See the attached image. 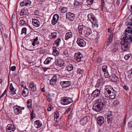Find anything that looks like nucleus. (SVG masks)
<instances>
[{
    "instance_id": "nucleus-1",
    "label": "nucleus",
    "mask_w": 132,
    "mask_h": 132,
    "mask_svg": "<svg viewBox=\"0 0 132 132\" xmlns=\"http://www.w3.org/2000/svg\"><path fill=\"white\" fill-rule=\"evenodd\" d=\"M125 32L123 40H122L121 42V49L123 51H127L129 50L132 42V29L130 28H127Z\"/></svg>"
},
{
    "instance_id": "nucleus-2",
    "label": "nucleus",
    "mask_w": 132,
    "mask_h": 132,
    "mask_svg": "<svg viewBox=\"0 0 132 132\" xmlns=\"http://www.w3.org/2000/svg\"><path fill=\"white\" fill-rule=\"evenodd\" d=\"M106 101L102 96L95 101V103L93 106V109L95 111L99 112L103 110L104 105L105 104Z\"/></svg>"
},
{
    "instance_id": "nucleus-3",
    "label": "nucleus",
    "mask_w": 132,
    "mask_h": 132,
    "mask_svg": "<svg viewBox=\"0 0 132 132\" xmlns=\"http://www.w3.org/2000/svg\"><path fill=\"white\" fill-rule=\"evenodd\" d=\"M72 101V100L69 97H65L62 98V100L61 101V103L62 104L65 105L70 103Z\"/></svg>"
},
{
    "instance_id": "nucleus-4",
    "label": "nucleus",
    "mask_w": 132,
    "mask_h": 132,
    "mask_svg": "<svg viewBox=\"0 0 132 132\" xmlns=\"http://www.w3.org/2000/svg\"><path fill=\"white\" fill-rule=\"evenodd\" d=\"M16 129V127L13 124H9L6 128V132H14Z\"/></svg>"
},
{
    "instance_id": "nucleus-5",
    "label": "nucleus",
    "mask_w": 132,
    "mask_h": 132,
    "mask_svg": "<svg viewBox=\"0 0 132 132\" xmlns=\"http://www.w3.org/2000/svg\"><path fill=\"white\" fill-rule=\"evenodd\" d=\"M19 24L20 26H27L28 24V21L26 17H21L19 19Z\"/></svg>"
},
{
    "instance_id": "nucleus-6",
    "label": "nucleus",
    "mask_w": 132,
    "mask_h": 132,
    "mask_svg": "<svg viewBox=\"0 0 132 132\" xmlns=\"http://www.w3.org/2000/svg\"><path fill=\"white\" fill-rule=\"evenodd\" d=\"M90 120V117L86 116L84 117L80 121V123L82 125H85L86 123Z\"/></svg>"
},
{
    "instance_id": "nucleus-7",
    "label": "nucleus",
    "mask_w": 132,
    "mask_h": 132,
    "mask_svg": "<svg viewBox=\"0 0 132 132\" xmlns=\"http://www.w3.org/2000/svg\"><path fill=\"white\" fill-rule=\"evenodd\" d=\"M87 27L84 26L83 25H79L78 27L79 30V33L80 34L82 35L85 33Z\"/></svg>"
},
{
    "instance_id": "nucleus-8",
    "label": "nucleus",
    "mask_w": 132,
    "mask_h": 132,
    "mask_svg": "<svg viewBox=\"0 0 132 132\" xmlns=\"http://www.w3.org/2000/svg\"><path fill=\"white\" fill-rule=\"evenodd\" d=\"M55 63L56 65L59 67H62L65 65L63 60L60 58H57L55 61Z\"/></svg>"
},
{
    "instance_id": "nucleus-9",
    "label": "nucleus",
    "mask_w": 132,
    "mask_h": 132,
    "mask_svg": "<svg viewBox=\"0 0 132 132\" xmlns=\"http://www.w3.org/2000/svg\"><path fill=\"white\" fill-rule=\"evenodd\" d=\"M82 57V55L79 52L75 53L74 55L75 59L78 62L81 61Z\"/></svg>"
},
{
    "instance_id": "nucleus-10",
    "label": "nucleus",
    "mask_w": 132,
    "mask_h": 132,
    "mask_svg": "<svg viewBox=\"0 0 132 132\" xmlns=\"http://www.w3.org/2000/svg\"><path fill=\"white\" fill-rule=\"evenodd\" d=\"M77 43L80 47H84L86 45V43L82 39L78 38L77 39Z\"/></svg>"
},
{
    "instance_id": "nucleus-11",
    "label": "nucleus",
    "mask_w": 132,
    "mask_h": 132,
    "mask_svg": "<svg viewBox=\"0 0 132 132\" xmlns=\"http://www.w3.org/2000/svg\"><path fill=\"white\" fill-rule=\"evenodd\" d=\"M88 20L90 21L92 23H96L97 21L95 16L92 14H89L88 15Z\"/></svg>"
},
{
    "instance_id": "nucleus-12",
    "label": "nucleus",
    "mask_w": 132,
    "mask_h": 132,
    "mask_svg": "<svg viewBox=\"0 0 132 132\" xmlns=\"http://www.w3.org/2000/svg\"><path fill=\"white\" fill-rule=\"evenodd\" d=\"M13 108L14 113L15 115H17L22 113V112L20 108V106L16 105L14 106Z\"/></svg>"
},
{
    "instance_id": "nucleus-13",
    "label": "nucleus",
    "mask_w": 132,
    "mask_h": 132,
    "mask_svg": "<svg viewBox=\"0 0 132 132\" xmlns=\"http://www.w3.org/2000/svg\"><path fill=\"white\" fill-rule=\"evenodd\" d=\"M97 122L100 126L102 125L104 123V119L102 116H99L97 118Z\"/></svg>"
},
{
    "instance_id": "nucleus-14",
    "label": "nucleus",
    "mask_w": 132,
    "mask_h": 132,
    "mask_svg": "<svg viewBox=\"0 0 132 132\" xmlns=\"http://www.w3.org/2000/svg\"><path fill=\"white\" fill-rule=\"evenodd\" d=\"M71 84V82L69 81H62L60 82V84L62 86L64 87H67L69 86Z\"/></svg>"
},
{
    "instance_id": "nucleus-15",
    "label": "nucleus",
    "mask_w": 132,
    "mask_h": 132,
    "mask_svg": "<svg viewBox=\"0 0 132 132\" xmlns=\"http://www.w3.org/2000/svg\"><path fill=\"white\" fill-rule=\"evenodd\" d=\"M59 19V16L57 14H54L53 16L51 23L53 25H55L58 21Z\"/></svg>"
},
{
    "instance_id": "nucleus-16",
    "label": "nucleus",
    "mask_w": 132,
    "mask_h": 132,
    "mask_svg": "<svg viewBox=\"0 0 132 132\" xmlns=\"http://www.w3.org/2000/svg\"><path fill=\"white\" fill-rule=\"evenodd\" d=\"M67 19L71 21H73L75 18V14L71 13H67L66 14Z\"/></svg>"
},
{
    "instance_id": "nucleus-17",
    "label": "nucleus",
    "mask_w": 132,
    "mask_h": 132,
    "mask_svg": "<svg viewBox=\"0 0 132 132\" xmlns=\"http://www.w3.org/2000/svg\"><path fill=\"white\" fill-rule=\"evenodd\" d=\"M100 89H96L94 91L92 94V96L96 97L99 96L100 95Z\"/></svg>"
},
{
    "instance_id": "nucleus-18",
    "label": "nucleus",
    "mask_w": 132,
    "mask_h": 132,
    "mask_svg": "<svg viewBox=\"0 0 132 132\" xmlns=\"http://www.w3.org/2000/svg\"><path fill=\"white\" fill-rule=\"evenodd\" d=\"M10 93L13 95L15 94H16V89L13 86V84L11 83L10 84Z\"/></svg>"
},
{
    "instance_id": "nucleus-19",
    "label": "nucleus",
    "mask_w": 132,
    "mask_h": 132,
    "mask_svg": "<svg viewBox=\"0 0 132 132\" xmlns=\"http://www.w3.org/2000/svg\"><path fill=\"white\" fill-rule=\"evenodd\" d=\"M31 3V1L29 0H27L22 2L20 3V5L21 6H24L30 5Z\"/></svg>"
},
{
    "instance_id": "nucleus-20",
    "label": "nucleus",
    "mask_w": 132,
    "mask_h": 132,
    "mask_svg": "<svg viewBox=\"0 0 132 132\" xmlns=\"http://www.w3.org/2000/svg\"><path fill=\"white\" fill-rule=\"evenodd\" d=\"M32 23L36 27H38L40 26V22L37 19H32Z\"/></svg>"
},
{
    "instance_id": "nucleus-21",
    "label": "nucleus",
    "mask_w": 132,
    "mask_h": 132,
    "mask_svg": "<svg viewBox=\"0 0 132 132\" xmlns=\"http://www.w3.org/2000/svg\"><path fill=\"white\" fill-rule=\"evenodd\" d=\"M29 93V90L25 87L23 90L22 94L23 96L26 97L28 95Z\"/></svg>"
},
{
    "instance_id": "nucleus-22",
    "label": "nucleus",
    "mask_w": 132,
    "mask_h": 132,
    "mask_svg": "<svg viewBox=\"0 0 132 132\" xmlns=\"http://www.w3.org/2000/svg\"><path fill=\"white\" fill-rule=\"evenodd\" d=\"M73 34L71 32H67L65 34V39L66 40L72 37Z\"/></svg>"
},
{
    "instance_id": "nucleus-23",
    "label": "nucleus",
    "mask_w": 132,
    "mask_h": 132,
    "mask_svg": "<svg viewBox=\"0 0 132 132\" xmlns=\"http://www.w3.org/2000/svg\"><path fill=\"white\" fill-rule=\"evenodd\" d=\"M31 90L34 92H35L36 89V85L33 82H31L29 85Z\"/></svg>"
},
{
    "instance_id": "nucleus-24",
    "label": "nucleus",
    "mask_w": 132,
    "mask_h": 132,
    "mask_svg": "<svg viewBox=\"0 0 132 132\" xmlns=\"http://www.w3.org/2000/svg\"><path fill=\"white\" fill-rule=\"evenodd\" d=\"M105 87V89L107 91L108 94H111L112 91L114 90L111 86L109 85L106 86Z\"/></svg>"
},
{
    "instance_id": "nucleus-25",
    "label": "nucleus",
    "mask_w": 132,
    "mask_h": 132,
    "mask_svg": "<svg viewBox=\"0 0 132 132\" xmlns=\"http://www.w3.org/2000/svg\"><path fill=\"white\" fill-rule=\"evenodd\" d=\"M112 93L110 94V99H113L115 98L116 96V92L114 90L112 91Z\"/></svg>"
},
{
    "instance_id": "nucleus-26",
    "label": "nucleus",
    "mask_w": 132,
    "mask_h": 132,
    "mask_svg": "<svg viewBox=\"0 0 132 132\" xmlns=\"http://www.w3.org/2000/svg\"><path fill=\"white\" fill-rule=\"evenodd\" d=\"M27 108L30 110L31 109L32 104V100L31 99H29L27 101Z\"/></svg>"
},
{
    "instance_id": "nucleus-27",
    "label": "nucleus",
    "mask_w": 132,
    "mask_h": 132,
    "mask_svg": "<svg viewBox=\"0 0 132 132\" xmlns=\"http://www.w3.org/2000/svg\"><path fill=\"white\" fill-rule=\"evenodd\" d=\"M34 125L36 128H38L42 126V124L40 121L37 120L35 122Z\"/></svg>"
},
{
    "instance_id": "nucleus-28",
    "label": "nucleus",
    "mask_w": 132,
    "mask_h": 132,
    "mask_svg": "<svg viewBox=\"0 0 132 132\" xmlns=\"http://www.w3.org/2000/svg\"><path fill=\"white\" fill-rule=\"evenodd\" d=\"M113 34L111 33L107 40V45L108 46H109L110 44L111 43L113 39Z\"/></svg>"
},
{
    "instance_id": "nucleus-29",
    "label": "nucleus",
    "mask_w": 132,
    "mask_h": 132,
    "mask_svg": "<svg viewBox=\"0 0 132 132\" xmlns=\"http://www.w3.org/2000/svg\"><path fill=\"white\" fill-rule=\"evenodd\" d=\"M61 42V39L60 38H58L55 40L53 43V44L55 46L57 47L59 45L60 43Z\"/></svg>"
},
{
    "instance_id": "nucleus-30",
    "label": "nucleus",
    "mask_w": 132,
    "mask_h": 132,
    "mask_svg": "<svg viewBox=\"0 0 132 132\" xmlns=\"http://www.w3.org/2000/svg\"><path fill=\"white\" fill-rule=\"evenodd\" d=\"M53 50L52 52L53 54L55 56H56L58 55L59 54V52L57 50L56 48L55 47H53Z\"/></svg>"
},
{
    "instance_id": "nucleus-31",
    "label": "nucleus",
    "mask_w": 132,
    "mask_h": 132,
    "mask_svg": "<svg viewBox=\"0 0 132 132\" xmlns=\"http://www.w3.org/2000/svg\"><path fill=\"white\" fill-rule=\"evenodd\" d=\"M111 80L113 82H116L118 80V78L115 75H113L112 76Z\"/></svg>"
},
{
    "instance_id": "nucleus-32",
    "label": "nucleus",
    "mask_w": 132,
    "mask_h": 132,
    "mask_svg": "<svg viewBox=\"0 0 132 132\" xmlns=\"http://www.w3.org/2000/svg\"><path fill=\"white\" fill-rule=\"evenodd\" d=\"M86 32L85 35L86 36H87L90 35L91 32L90 29L89 28L87 27V29H86Z\"/></svg>"
},
{
    "instance_id": "nucleus-33",
    "label": "nucleus",
    "mask_w": 132,
    "mask_h": 132,
    "mask_svg": "<svg viewBox=\"0 0 132 132\" xmlns=\"http://www.w3.org/2000/svg\"><path fill=\"white\" fill-rule=\"evenodd\" d=\"M107 121L111 123L113 120V116H108L107 117Z\"/></svg>"
},
{
    "instance_id": "nucleus-34",
    "label": "nucleus",
    "mask_w": 132,
    "mask_h": 132,
    "mask_svg": "<svg viewBox=\"0 0 132 132\" xmlns=\"http://www.w3.org/2000/svg\"><path fill=\"white\" fill-rule=\"evenodd\" d=\"M54 120L56 121H57V119L59 116V114L58 112H56L54 114Z\"/></svg>"
},
{
    "instance_id": "nucleus-35",
    "label": "nucleus",
    "mask_w": 132,
    "mask_h": 132,
    "mask_svg": "<svg viewBox=\"0 0 132 132\" xmlns=\"http://www.w3.org/2000/svg\"><path fill=\"white\" fill-rule=\"evenodd\" d=\"M73 69V67L72 64H70L67 67V70L69 71L72 70Z\"/></svg>"
},
{
    "instance_id": "nucleus-36",
    "label": "nucleus",
    "mask_w": 132,
    "mask_h": 132,
    "mask_svg": "<svg viewBox=\"0 0 132 132\" xmlns=\"http://www.w3.org/2000/svg\"><path fill=\"white\" fill-rule=\"evenodd\" d=\"M51 36L50 37V39H53L55 38L56 36V32H53L51 33Z\"/></svg>"
},
{
    "instance_id": "nucleus-37",
    "label": "nucleus",
    "mask_w": 132,
    "mask_h": 132,
    "mask_svg": "<svg viewBox=\"0 0 132 132\" xmlns=\"http://www.w3.org/2000/svg\"><path fill=\"white\" fill-rule=\"evenodd\" d=\"M38 40V37H36L34 39V41L32 43V45L33 46H34L36 44H37V41Z\"/></svg>"
},
{
    "instance_id": "nucleus-38",
    "label": "nucleus",
    "mask_w": 132,
    "mask_h": 132,
    "mask_svg": "<svg viewBox=\"0 0 132 132\" xmlns=\"http://www.w3.org/2000/svg\"><path fill=\"white\" fill-rule=\"evenodd\" d=\"M95 87L97 88V89H100V90H101V89L102 88L101 86L100 83L96 84L95 86Z\"/></svg>"
},
{
    "instance_id": "nucleus-39",
    "label": "nucleus",
    "mask_w": 132,
    "mask_h": 132,
    "mask_svg": "<svg viewBox=\"0 0 132 132\" xmlns=\"http://www.w3.org/2000/svg\"><path fill=\"white\" fill-rule=\"evenodd\" d=\"M63 54L64 55V57H65L68 56V52L67 50H65L63 51Z\"/></svg>"
},
{
    "instance_id": "nucleus-40",
    "label": "nucleus",
    "mask_w": 132,
    "mask_h": 132,
    "mask_svg": "<svg viewBox=\"0 0 132 132\" xmlns=\"http://www.w3.org/2000/svg\"><path fill=\"white\" fill-rule=\"evenodd\" d=\"M68 9L67 7H63L62 8L61 10V12L62 13H65L67 11Z\"/></svg>"
},
{
    "instance_id": "nucleus-41",
    "label": "nucleus",
    "mask_w": 132,
    "mask_h": 132,
    "mask_svg": "<svg viewBox=\"0 0 132 132\" xmlns=\"http://www.w3.org/2000/svg\"><path fill=\"white\" fill-rule=\"evenodd\" d=\"M79 2L76 0H75L73 2V5L74 6L76 7L79 5Z\"/></svg>"
},
{
    "instance_id": "nucleus-42",
    "label": "nucleus",
    "mask_w": 132,
    "mask_h": 132,
    "mask_svg": "<svg viewBox=\"0 0 132 132\" xmlns=\"http://www.w3.org/2000/svg\"><path fill=\"white\" fill-rule=\"evenodd\" d=\"M128 21V25H129L130 26H132V19H131L130 21L129 20H127ZM131 28L132 29V27H130V26H128V28Z\"/></svg>"
},
{
    "instance_id": "nucleus-43",
    "label": "nucleus",
    "mask_w": 132,
    "mask_h": 132,
    "mask_svg": "<svg viewBox=\"0 0 132 132\" xmlns=\"http://www.w3.org/2000/svg\"><path fill=\"white\" fill-rule=\"evenodd\" d=\"M27 29L25 27L23 28L22 29V32L21 34H26V33Z\"/></svg>"
},
{
    "instance_id": "nucleus-44",
    "label": "nucleus",
    "mask_w": 132,
    "mask_h": 132,
    "mask_svg": "<svg viewBox=\"0 0 132 132\" xmlns=\"http://www.w3.org/2000/svg\"><path fill=\"white\" fill-rule=\"evenodd\" d=\"M108 66L107 65H104L102 67V70L103 72H105L107 70Z\"/></svg>"
},
{
    "instance_id": "nucleus-45",
    "label": "nucleus",
    "mask_w": 132,
    "mask_h": 132,
    "mask_svg": "<svg viewBox=\"0 0 132 132\" xmlns=\"http://www.w3.org/2000/svg\"><path fill=\"white\" fill-rule=\"evenodd\" d=\"M92 23V27L94 28H97L98 26V25L97 24V22L96 23H94L93 22Z\"/></svg>"
},
{
    "instance_id": "nucleus-46",
    "label": "nucleus",
    "mask_w": 132,
    "mask_h": 132,
    "mask_svg": "<svg viewBox=\"0 0 132 132\" xmlns=\"http://www.w3.org/2000/svg\"><path fill=\"white\" fill-rule=\"evenodd\" d=\"M83 72V70L80 68L78 69L77 71V73L79 74H82Z\"/></svg>"
},
{
    "instance_id": "nucleus-47",
    "label": "nucleus",
    "mask_w": 132,
    "mask_h": 132,
    "mask_svg": "<svg viewBox=\"0 0 132 132\" xmlns=\"http://www.w3.org/2000/svg\"><path fill=\"white\" fill-rule=\"evenodd\" d=\"M131 55L130 54H129L125 55L124 56V58L126 60H128Z\"/></svg>"
},
{
    "instance_id": "nucleus-48",
    "label": "nucleus",
    "mask_w": 132,
    "mask_h": 132,
    "mask_svg": "<svg viewBox=\"0 0 132 132\" xmlns=\"http://www.w3.org/2000/svg\"><path fill=\"white\" fill-rule=\"evenodd\" d=\"M94 0H87V3L89 5L92 4Z\"/></svg>"
},
{
    "instance_id": "nucleus-49",
    "label": "nucleus",
    "mask_w": 132,
    "mask_h": 132,
    "mask_svg": "<svg viewBox=\"0 0 132 132\" xmlns=\"http://www.w3.org/2000/svg\"><path fill=\"white\" fill-rule=\"evenodd\" d=\"M104 0H102L101 1V7L102 8L101 9H103L104 7Z\"/></svg>"
},
{
    "instance_id": "nucleus-50",
    "label": "nucleus",
    "mask_w": 132,
    "mask_h": 132,
    "mask_svg": "<svg viewBox=\"0 0 132 132\" xmlns=\"http://www.w3.org/2000/svg\"><path fill=\"white\" fill-rule=\"evenodd\" d=\"M49 58H47L46 60L44 62V63L45 64H48L50 62V61L49 60Z\"/></svg>"
},
{
    "instance_id": "nucleus-51",
    "label": "nucleus",
    "mask_w": 132,
    "mask_h": 132,
    "mask_svg": "<svg viewBox=\"0 0 132 132\" xmlns=\"http://www.w3.org/2000/svg\"><path fill=\"white\" fill-rule=\"evenodd\" d=\"M104 75L106 78H108L110 77L109 74L108 72L105 73H104Z\"/></svg>"
},
{
    "instance_id": "nucleus-52",
    "label": "nucleus",
    "mask_w": 132,
    "mask_h": 132,
    "mask_svg": "<svg viewBox=\"0 0 132 132\" xmlns=\"http://www.w3.org/2000/svg\"><path fill=\"white\" fill-rule=\"evenodd\" d=\"M119 103V102L117 100L115 101H114L113 104L114 105L116 106L118 105Z\"/></svg>"
},
{
    "instance_id": "nucleus-53",
    "label": "nucleus",
    "mask_w": 132,
    "mask_h": 132,
    "mask_svg": "<svg viewBox=\"0 0 132 132\" xmlns=\"http://www.w3.org/2000/svg\"><path fill=\"white\" fill-rule=\"evenodd\" d=\"M71 108V107L70 106L64 112V113L65 114H66L67 113H68V112L70 111Z\"/></svg>"
},
{
    "instance_id": "nucleus-54",
    "label": "nucleus",
    "mask_w": 132,
    "mask_h": 132,
    "mask_svg": "<svg viewBox=\"0 0 132 132\" xmlns=\"http://www.w3.org/2000/svg\"><path fill=\"white\" fill-rule=\"evenodd\" d=\"M56 81H52V80H50V84L52 85H53L55 84Z\"/></svg>"
},
{
    "instance_id": "nucleus-55",
    "label": "nucleus",
    "mask_w": 132,
    "mask_h": 132,
    "mask_svg": "<svg viewBox=\"0 0 132 132\" xmlns=\"http://www.w3.org/2000/svg\"><path fill=\"white\" fill-rule=\"evenodd\" d=\"M50 80H52V81L54 80L56 81V76H53V77H52V78Z\"/></svg>"
},
{
    "instance_id": "nucleus-56",
    "label": "nucleus",
    "mask_w": 132,
    "mask_h": 132,
    "mask_svg": "<svg viewBox=\"0 0 132 132\" xmlns=\"http://www.w3.org/2000/svg\"><path fill=\"white\" fill-rule=\"evenodd\" d=\"M16 69V67L15 66H13L11 67V69L12 71H14Z\"/></svg>"
},
{
    "instance_id": "nucleus-57",
    "label": "nucleus",
    "mask_w": 132,
    "mask_h": 132,
    "mask_svg": "<svg viewBox=\"0 0 132 132\" xmlns=\"http://www.w3.org/2000/svg\"><path fill=\"white\" fill-rule=\"evenodd\" d=\"M31 118L32 119L34 118L35 117V114L33 113V112H32L31 114Z\"/></svg>"
},
{
    "instance_id": "nucleus-58",
    "label": "nucleus",
    "mask_w": 132,
    "mask_h": 132,
    "mask_svg": "<svg viewBox=\"0 0 132 132\" xmlns=\"http://www.w3.org/2000/svg\"><path fill=\"white\" fill-rule=\"evenodd\" d=\"M108 116H113L112 115V112H109L108 113L107 116L108 117Z\"/></svg>"
},
{
    "instance_id": "nucleus-59",
    "label": "nucleus",
    "mask_w": 132,
    "mask_h": 132,
    "mask_svg": "<svg viewBox=\"0 0 132 132\" xmlns=\"http://www.w3.org/2000/svg\"><path fill=\"white\" fill-rule=\"evenodd\" d=\"M123 88L124 89L126 90H127L128 89V87L126 85H124Z\"/></svg>"
},
{
    "instance_id": "nucleus-60",
    "label": "nucleus",
    "mask_w": 132,
    "mask_h": 132,
    "mask_svg": "<svg viewBox=\"0 0 132 132\" xmlns=\"http://www.w3.org/2000/svg\"><path fill=\"white\" fill-rule=\"evenodd\" d=\"M20 14L21 15H24V12L23 10H21V11Z\"/></svg>"
},
{
    "instance_id": "nucleus-61",
    "label": "nucleus",
    "mask_w": 132,
    "mask_h": 132,
    "mask_svg": "<svg viewBox=\"0 0 132 132\" xmlns=\"http://www.w3.org/2000/svg\"><path fill=\"white\" fill-rule=\"evenodd\" d=\"M128 73L129 74H132V68L128 71Z\"/></svg>"
},
{
    "instance_id": "nucleus-62",
    "label": "nucleus",
    "mask_w": 132,
    "mask_h": 132,
    "mask_svg": "<svg viewBox=\"0 0 132 132\" xmlns=\"http://www.w3.org/2000/svg\"><path fill=\"white\" fill-rule=\"evenodd\" d=\"M20 108L21 111L22 110H23L24 109V107H21L20 106Z\"/></svg>"
},
{
    "instance_id": "nucleus-63",
    "label": "nucleus",
    "mask_w": 132,
    "mask_h": 132,
    "mask_svg": "<svg viewBox=\"0 0 132 132\" xmlns=\"http://www.w3.org/2000/svg\"><path fill=\"white\" fill-rule=\"evenodd\" d=\"M49 94H48V95L47 96V100H48V102H49L50 101V97H49Z\"/></svg>"
},
{
    "instance_id": "nucleus-64",
    "label": "nucleus",
    "mask_w": 132,
    "mask_h": 132,
    "mask_svg": "<svg viewBox=\"0 0 132 132\" xmlns=\"http://www.w3.org/2000/svg\"><path fill=\"white\" fill-rule=\"evenodd\" d=\"M44 89H45V88H44V87L42 89H41V90H42V92H44L45 90H44Z\"/></svg>"
}]
</instances>
